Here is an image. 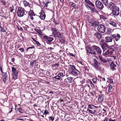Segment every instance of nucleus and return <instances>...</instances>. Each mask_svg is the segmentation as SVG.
<instances>
[{"label": "nucleus", "mask_w": 121, "mask_h": 121, "mask_svg": "<svg viewBox=\"0 0 121 121\" xmlns=\"http://www.w3.org/2000/svg\"><path fill=\"white\" fill-rule=\"evenodd\" d=\"M88 106L87 111L89 112V113L92 114H94L96 112V110L95 109L93 110L95 108V107L97 108H98L97 106H95L93 105L90 104L88 105Z\"/></svg>", "instance_id": "f257e3e1"}, {"label": "nucleus", "mask_w": 121, "mask_h": 121, "mask_svg": "<svg viewBox=\"0 0 121 121\" xmlns=\"http://www.w3.org/2000/svg\"><path fill=\"white\" fill-rule=\"evenodd\" d=\"M52 35L53 37H60L61 34L60 32L56 28H52Z\"/></svg>", "instance_id": "f03ea898"}, {"label": "nucleus", "mask_w": 121, "mask_h": 121, "mask_svg": "<svg viewBox=\"0 0 121 121\" xmlns=\"http://www.w3.org/2000/svg\"><path fill=\"white\" fill-rule=\"evenodd\" d=\"M99 44L101 46L104 52L108 48V45L105 42L104 40H101L99 42Z\"/></svg>", "instance_id": "7ed1b4c3"}, {"label": "nucleus", "mask_w": 121, "mask_h": 121, "mask_svg": "<svg viewBox=\"0 0 121 121\" xmlns=\"http://www.w3.org/2000/svg\"><path fill=\"white\" fill-rule=\"evenodd\" d=\"M97 29L99 32L102 33H104L106 30L105 26L102 24L99 25Z\"/></svg>", "instance_id": "20e7f679"}, {"label": "nucleus", "mask_w": 121, "mask_h": 121, "mask_svg": "<svg viewBox=\"0 0 121 121\" xmlns=\"http://www.w3.org/2000/svg\"><path fill=\"white\" fill-rule=\"evenodd\" d=\"M17 14L18 17L23 16L25 14L24 9L21 7L18 8L17 10Z\"/></svg>", "instance_id": "39448f33"}, {"label": "nucleus", "mask_w": 121, "mask_h": 121, "mask_svg": "<svg viewBox=\"0 0 121 121\" xmlns=\"http://www.w3.org/2000/svg\"><path fill=\"white\" fill-rule=\"evenodd\" d=\"M95 4L96 7L100 9H102L104 7L102 2L99 0H97L95 1Z\"/></svg>", "instance_id": "423d86ee"}, {"label": "nucleus", "mask_w": 121, "mask_h": 121, "mask_svg": "<svg viewBox=\"0 0 121 121\" xmlns=\"http://www.w3.org/2000/svg\"><path fill=\"white\" fill-rule=\"evenodd\" d=\"M119 9L118 7L117 6L113 9L112 10V14L115 16H118L119 14Z\"/></svg>", "instance_id": "0eeeda50"}, {"label": "nucleus", "mask_w": 121, "mask_h": 121, "mask_svg": "<svg viewBox=\"0 0 121 121\" xmlns=\"http://www.w3.org/2000/svg\"><path fill=\"white\" fill-rule=\"evenodd\" d=\"M43 38L46 40L47 43L48 44H49L53 40V38L45 35L43 36Z\"/></svg>", "instance_id": "6e6552de"}, {"label": "nucleus", "mask_w": 121, "mask_h": 121, "mask_svg": "<svg viewBox=\"0 0 121 121\" xmlns=\"http://www.w3.org/2000/svg\"><path fill=\"white\" fill-rule=\"evenodd\" d=\"M93 64L95 68L97 70H99L100 69V64L98 63L95 59H94Z\"/></svg>", "instance_id": "1a4fd4ad"}, {"label": "nucleus", "mask_w": 121, "mask_h": 121, "mask_svg": "<svg viewBox=\"0 0 121 121\" xmlns=\"http://www.w3.org/2000/svg\"><path fill=\"white\" fill-rule=\"evenodd\" d=\"M92 47L95 50H96L97 52L99 55L101 54L102 53V50L98 46H96L95 45H93Z\"/></svg>", "instance_id": "9d476101"}, {"label": "nucleus", "mask_w": 121, "mask_h": 121, "mask_svg": "<svg viewBox=\"0 0 121 121\" xmlns=\"http://www.w3.org/2000/svg\"><path fill=\"white\" fill-rule=\"evenodd\" d=\"M112 38L114 39L116 41H118L120 39L121 36L118 33L113 34L112 35Z\"/></svg>", "instance_id": "9b49d317"}, {"label": "nucleus", "mask_w": 121, "mask_h": 121, "mask_svg": "<svg viewBox=\"0 0 121 121\" xmlns=\"http://www.w3.org/2000/svg\"><path fill=\"white\" fill-rule=\"evenodd\" d=\"M40 15L39 16V17L42 19L44 20L45 19L46 17V15L44 12L41 10V12L39 13Z\"/></svg>", "instance_id": "f8f14e48"}, {"label": "nucleus", "mask_w": 121, "mask_h": 121, "mask_svg": "<svg viewBox=\"0 0 121 121\" xmlns=\"http://www.w3.org/2000/svg\"><path fill=\"white\" fill-rule=\"evenodd\" d=\"M107 6H108L110 9H112L117 7L115 4L111 2H110L109 4L108 3Z\"/></svg>", "instance_id": "ddd939ff"}, {"label": "nucleus", "mask_w": 121, "mask_h": 121, "mask_svg": "<svg viewBox=\"0 0 121 121\" xmlns=\"http://www.w3.org/2000/svg\"><path fill=\"white\" fill-rule=\"evenodd\" d=\"M73 79V78L72 77H69L65 80L64 82L68 83L71 82Z\"/></svg>", "instance_id": "4468645a"}, {"label": "nucleus", "mask_w": 121, "mask_h": 121, "mask_svg": "<svg viewBox=\"0 0 121 121\" xmlns=\"http://www.w3.org/2000/svg\"><path fill=\"white\" fill-rule=\"evenodd\" d=\"M29 14L30 17L31 19L32 20H33L34 19L33 17L35 16V14L33 12V10H30L29 12Z\"/></svg>", "instance_id": "2eb2a0df"}, {"label": "nucleus", "mask_w": 121, "mask_h": 121, "mask_svg": "<svg viewBox=\"0 0 121 121\" xmlns=\"http://www.w3.org/2000/svg\"><path fill=\"white\" fill-rule=\"evenodd\" d=\"M18 74V71L12 72V79H15L17 77Z\"/></svg>", "instance_id": "dca6fc26"}, {"label": "nucleus", "mask_w": 121, "mask_h": 121, "mask_svg": "<svg viewBox=\"0 0 121 121\" xmlns=\"http://www.w3.org/2000/svg\"><path fill=\"white\" fill-rule=\"evenodd\" d=\"M105 42H112V38L110 36H107L105 37Z\"/></svg>", "instance_id": "f3484780"}, {"label": "nucleus", "mask_w": 121, "mask_h": 121, "mask_svg": "<svg viewBox=\"0 0 121 121\" xmlns=\"http://www.w3.org/2000/svg\"><path fill=\"white\" fill-rule=\"evenodd\" d=\"M94 35L98 40L101 37V36L100 34L98 32L95 33L94 34Z\"/></svg>", "instance_id": "a211bd4d"}, {"label": "nucleus", "mask_w": 121, "mask_h": 121, "mask_svg": "<svg viewBox=\"0 0 121 121\" xmlns=\"http://www.w3.org/2000/svg\"><path fill=\"white\" fill-rule=\"evenodd\" d=\"M98 100L100 102H102L104 100V96L102 94H100L99 95Z\"/></svg>", "instance_id": "6ab92c4d"}, {"label": "nucleus", "mask_w": 121, "mask_h": 121, "mask_svg": "<svg viewBox=\"0 0 121 121\" xmlns=\"http://www.w3.org/2000/svg\"><path fill=\"white\" fill-rule=\"evenodd\" d=\"M99 59L102 62L104 63H106L107 62V60L106 59L104 58L102 56H99Z\"/></svg>", "instance_id": "aec40b11"}, {"label": "nucleus", "mask_w": 121, "mask_h": 121, "mask_svg": "<svg viewBox=\"0 0 121 121\" xmlns=\"http://www.w3.org/2000/svg\"><path fill=\"white\" fill-rule=\"evenodd\" d=\"M69 6L72 7L75 9L77 8V7L76 4L74 2H71L69 4Z\"/></svg>", "instance_id": "412c9836"}, {"label": "nucleus", "mask_w": 121, "mask_h": 121, "mask_svg": "<svg viewBox=\"0 0 121 121\" xmlns=\"http://www.w3.org/2000/svg\"><path fill=\"white\" fill-rule=\"evenodd\" d=\"M110 66L111 69L113 70H115L116 69L115 67H117V65L112 61L110 64Z\"/></svg>", "instance_id": "4be33fe9"}, {"label": "nucleus", "mask_w": 121, "mask_h": 121, "mask_svg": "<svg viewBox=\"0 0 121 121\" xmlns=\"http://www.w3.org/2000/svg\"><path fill=\"white\" fill-rule=\"evenodd\" d=\"M108 24L111 25L113 27H116L117 24L116 23L114 22L111 21L109 22Z\"/></svg>", "instance_id": "5701e85b"}, {"label": "nucleus", "mask_w": 121, "mask_h": 121, "mask_svg": "<svg viewBox=\"0 0 121 121\" xmlns=\"http://www.w3.org/2000/svg\"><path fill=\"white\" fill-rule=\"evenodd\" d=\"M75 70V69L71 71V72L72 74L74 76H77L78 75V74Z\"/></svg>", "instance_id": "b1692460"}, {"label": "nucleus", "mask_w": 121, "mask_h": 121, "mask_svg": "<svg viewBox=\"0 0 121 121\" xmlns=\"http://www.w3.org/2000/svg\"><path fill=\"white\" fill-rule=\"evenodd\" d=\"M23 3L25 7H30V4L26 0H24L23 1Z\"/></svg>", "instance_id": "393cba45"}, {"label": "nucleus", "mask_w": 121, "mask_h": 121, "mask_svg": "<svg viewBox=\"0 0 121 121\" xmlns=\"http://www.w3.org/2000/svg\"><path fill=\"white\" fill-rule=\"evenodd\" d=\"M69 66V67L71 71L75 69L76 71H77L78 72H79V71L76 69V67L74 65H70Z\"/></svg>", "instance_id": "a878e982"}, {"label": "nucleus", "mask_w": 121, "mask_h": 121, "mask_svg": "<svg viewBox=\"0 0 121 121\" xmlns=\"http://www.w3.org/2000/svg\"><path fill=\"white\" fill-rule=\"evenodd\" d=\"M109 50L108 49L105 52V51L104 52L103 51V53L102 55L104 56H109Z\"/></svg>", "instance_id": "bb28decb"}, {"label": "nucleus", "mask_w": 121, "mask_h": 121, "mask_svg": "<svg viewBox=\"0 0 121 121\" xmlns=\"http://www.w3.org/2000/svg\"><path fill=\"white\" fill-rule=\"evenodd\" d=\"M112 29H111L109 28L106 30L105 33L107 34H109L112 33Z\"/></svg>", "instance_id": "cd10ccee"}, {"label": "nucleus", "mask_w": 121, "mask_h": 121, "mask_svg": "<svg viewBox=\"0 0 121 121\" xmlns=\"http://www.w3.org/2000/svg\"><path fill=\"white\" fill-rule=\"evenodd\" d=\"M84 1L87 4L91 5L92 6L94 7L95 6L94 4H93L89 0H84Z\"/></svg>", "instance_id": "c85d7f7f"}, {"label": "nucleus", "mask_w": 121, "mask_h": 121, "mask_svg": "<svg viewBox=\"0 0 121 121\" xmlns=\"http://www.w3.org/2000/svg\"><path fill=\"white\" fill-rule=\"evenodd\" d=\"M109 54H110L111 55H113L114 54V50L113 48H109Z\"/></svg>", "instance_id": "c756f323"}, {"label": "nucleus", "mask_w": 121, "mask_h": 121, "mask_svg": "<svg viewBox=\"0 0 121 121\" xmlns=\"http://www.w3.org/2000/svg\"><path fill=\"white\" fill-rule=\"evenodd\" d=\"M102 1L104 5L107 6L108 4V0H101Z\"/></svg>", "instance_id": "7c9ffc66"}, {"label": "nucleus", "mask_w": 121, "mask_h": 121, "mask_svg": "<svg viewBox=\"0 0 121 121\" xmlns=\"http://www.w3.org/2000/svg\"><path fill=\"white\" fill-rule=\"evenodd\" d=\"M91 48H90L88 46H87L86 47V50L87 51V53H89L90 51L91 50Z\"/></svg>", "instance_id": "2f4dec72"}, {"label": "nucleus", "mask_w": 121, "mask_h": 121, "mask_svg": "<svg viewBox=\"0 0 121 121\" xmlns=\"http://www.w3.org/2000/svg\"><path fill=\"white\" fill-rule=\"evenodd\" d=\"M37 32L41 36H42L44 35V34H43L42 32L40 30H38Z\"/></svg>", "instance_id": "473e14b6"}, {"label": "nucleus", "mask_w": 121, "mask_h": 121, "mask_svg": "<svg viewBox=\"0 0 121 121\" xmlns=\"http://www.w3.org/2000/svg\"><path fill=\"white\" fill-rule=\"evenodd\" d=\"M35 48V46H32L29 47L28 48L26 49V51H31V49L32 48Z\"/></svg>", "instance_id": "72a5a7b5"}, {"label": "nucleus", "mask_w": 121, "mask_h": 121, "mask_svg": "<svg viewBox=\"0 0 121 121\" xmlns=\"http://www.w3.org/2000/svg\"><path fill=\"white\" fill-rule=\"evenodd\" d=\"M108 82L110 84H113V82L112 79V78H109L108 79Z\"/></svg>", "instance_id": "f704fd0d"}, {"label": "nucleus", "mask_w": 121, "mask_h": 121, "mask_svg": "<svg viewBox=\"0 0 121 121\" xmlns=\"http://www.w3.org/2000/svg\"><path fill=\"white\" fill-rule=\"evenodd\" d=\"M99 22L98 21H95L92 23V25L94 26H96L99 24Z\"/></svg>", "instance_id": "c9c22d12"}, {"label": "nucleus", "mask_w": 121, "mask_h": 121, "mask_svg": "<svg viewBox=\"0 0 121 121\" xmlns=\"http://www.w3.org/2000/svg\"><path fill=\"white\" fill-rule=\"evenodd\" d=\"M89 53L91 54L95 55L96 54V52L94 51L93 50L91 49Z\"/></svg>", "instance_id": "e433bc0d"}, {"label": "nucleus", "mask_w": 121, "mask_h": 121, "mask_svg": "<svg viewBox=\"0 0 121 121\" xmlns=\"http://www.w3.org/2000/svg\"><path fill=\"white\" fill-rule=\"evenodd\" d=\"M100 19H102L104 20H105L107 19L106 17H105L102 15H100Z\"/></svg>", "instance_id": "4c0bfd02"}, {"label": "nucleus", "mask_w": 121, "mask_h": 121, "mask_svg": "<svg viewBox=\"0 0 121 121\" xmlns=\"http://www.w3.org/2000/svg\"><path fill=\"white\" fill-rule=\"evenodd\" d=\"M108 92L109 93L111 92V91H110L112 89V86L110 84H109L108 86Z\"/></svg>", "instance_id": "58836bf2"}, {"label": "nucleus", "mask_w": 121, "mask_h": 121, "mask_svg": "<svg viewBox=\"0 0 121 121\" xmlns=\"http://www.w3.org/2000/svg\"><path fill=\"white\" fill-rule=\"evenodd\" d=\"M18 111L20 113H23V111L22 108L21 107H20L18 109Z\"/></svg>", "instance_id": "ea45409f"}, {"label": "nucleus", "mask_w": 121, "mask_h": 121, "mask_svg": "<svg viewBox=\"0 0 121 121\" xmlns=\"http://www.w3.org/2000/svg\"><path fill=\"white\" fill-rule=\"evenodd\" d=\"M36 62V61L35 60H31L30 61V65L31 66H32V67H33L34 64Z\"/></svg>", "instance_id": "a19ab883"}, {"label": "nucleus", "mask_w": 121, "mask_h": 121, "mask_svg": "<svg viewBox=\"0 0 121 121\" xmlns=\"http://www.w3.org/2000/svg\"><path fill=\"white\" fill-rule=\"evenodd\" d=\"M12 72H16L18 71L17 70V69L15 68L14 67H12Z\"/></svg>", "instance_id": "79ce46f5"}, {"label": "nucleus", "mask_w": 121, "mask_h": 121, "mask_svg": "<svg viewBox=\"0 0 121 121\" xmlns=\"http://www.w3.org/2000/svg\"><path fill=\"white\" fill-rule=\"evenodd\" d=\"M5 76H4L3 77V80L4 82H6V80L7 77V76H6L5 74Z\"/></svg>", "instance_id": "37998d69"}, {"label": "nucleus", "mask_w": 121, "mask_h": 121, "mask_svg": "<svg viewBox=\"0 0 121 121\" xmlns=\"http://www.w3.org/2000/svg\"><path fill=\"white\" fill-rule=\"evenodd\" d=\"M59 65V63H57V64H54L52 65V67L54 68L55 67H56L57 66H58Z\"/></svg>", "instance_id": "c03bdc74"}, {"label": "nucleus", "mask_w": 121, "mask_h": 121, "mask_svg": "<svg viewBox=\"0 0 121 121\" xmlns=\"http://www.w3.org/2000/svg\"><path fill=\"white\" fill-rule=\"evenodd\" d=\"M90 9H91V11L92 12H95V11L96 9L95 8H91Z\"/></svg>", "instance_id": "a18cd8bd"}, {"label": "nucleus", "mask_w": 121, "mask_h": 121, "mask_svg": "<svg viewBox=\"0 0 121 121\" xmlns=\"http://www.w3.org/2000/svg\"><path fill=\"white\" fill-rule=\"evenodd\" d=\"M0 31L1 32H5V30L1 26H0Z\"/></svg>", "instance_id": "49530a36"}, {"label": "nucleus", "mask_w": 121, "mask_h": 121, "mask_svg": "<svg viewBox=\"0 0 121 121\" xmlns=\"http://www.w3.org/2000/svg\"><path fill=\"white\" fill-rule=\"evenodd\" d=\"M89 82L90 83L91 85V87H93V86H94V84H93L92 83V81L90 80H89Z\"/></svg>", "instance_id": "de8ad7c7"}, {"label": "nucleus", "mask_w": 121, "mask_h": 121, "mask_svg": "<svg viewBox=\"0 0 121 121\" xmlns=\"http://www.w3.org/2000/svg\"><path fill=\"white\" fill-rule=\"evenodd\" d=\"M56 78L57 79V80H60V78L59 77L58 75L56 76L55 77L53 78V79Z\"/></svg>", "instance_id": "09e8293b"}, {"label": "nucleus", "mask_w": 121, "mask_h": 121, "mask_svg": "<svg viewBox=\"0 0 121 121\" xmlns=\"http://www.w3.org/2000/svg\"><path fill=\"white\" fill-rule=\"evenodd\" d=\"M49 113V112L48 110H45V111H44V113L43 114V115L47 114Z\"/></svg>", "instance_id": "8fccbe9b"}, {"label": "nucleus", "mask_w": 121, "mask_h": 121, "mask_svg": "<svg viewBox=\"0 0 121 121\" xmlns=\"http://www.w3.org/2000/svg\"><path fill=\"white\" fill-rule=\"evenodd\" d=\"M19 50L22 52H23L24 51V50L23 48H19Z\"/></svg>", "instance_id": "3c124183"}, {"label": "nucleus", "mask_w": 121, "mask_h": 121, "mask_svg": "<svg viewBox=\"0 0 121 121\" xmlns=\"http://www.w3.org/2000/svg\"><path fill=\"white\" fill-rule=\"evenodd\" d=\"M63 75V73H60L58 74V76L60 78V76H62Z\"/></svg>", "instance_id": "603ef678"}, {"label": "nucleus", "mask_w": 121, "mask_h": 121, "mask_svg": "<svg viewBox=\"0 0 121 121\" xmlns=\"http://www.w3.org/2000/svg\"><path fill=\"white\" fill-rule=\"evenodd\" d=\"M97 80L96 78H93L92 79V81L93 82L95 83H96Z\"/></svg>", "instance_id": "864d4df0"}, {"label": "nucleus", "mask_w": 121, "mask_h": 121, "mask_svg": "<svg viewBox=\"0 0 121 121\" xmlns=\"http://www.w3.org/2000/svg\"><path fill=\"white\" fill-rule=\"evenodd\" d=\"M10 12H12L13 11L14 9H13V6L12 7H11L10 8Z\"/></svg>", "instance_id": "5fc2aeb1"}, {"label": "nucleus", "mask_w": 121, "mask_h": 121, "mask_svg": "<svg viewBox=\"0 0 121 121\" xmlns=\"http://www.w3.org/2000/svg\"><path fill=\"white\" fill-rule=\"evenodd\" d=\"M85 86L86 87H88L89 88V89L90 90V86L88 84H86L85 85Z\"/></svg>", "instance_id": "6e6d98bb"}, {"label": "nucleus", "mask_w": 121, "mask_h": 121, "mask_svg": "<svg viewBox=\"0 0 121 121\" xmlns=\"http://www.w3.org/2000/svg\"><path fill=\"white\" fill-rule=\"evenodd\" d=\"M69 54L70 56H75L74 55V54H72V53H69Z\"/></svg>", "instance_id": "4d7b16f0"}, {"label": "nucleus", "mask_w": 121, "mask_h": 121, "mask_svg": "<svg viewBox=\"0 0 121 121\" xmlns=\"http://www.w3.org/2000/svg\"><path fill=\"white\" fill-rule=\"evenodd\" d=\"M77 62L80 64L81 65H83L82 62L80 60H78Z\"/></svg>", "instance_id": "13d9d810"}, {"label": "nucleus", "mask_w": 121, "mask_h": 121, "mask_svg": "<svg viewBox=\"0 0 121 121\" xmlns=\"http://www.w3.org/2000/svg\"><path fill=\"white\" fill-rule=\"evenodd\" d=\"M86 6L88 9H90L91 8V7L87 5H86Z\"/></svg>", "instance_id": "bf43d9fd"}, {"label": "nucleus", "mask_w": 121, "mask_h": 121, "mask_svg": "<svg viewBox=\"0 0 121 121\" xmlns=\"http://www.w3.org/2000/svg\"><path fill=\"white\" fill-rule=\"evenodd\" d=\"M50 119L52 121H53L54 119V117H50Z\"/></svg>", "instance_id": "052dcab7"}, {"label": "nucleus", "mask_w": 121, "mask_h": 121, "mask_svg": "<svg viewBox=\"0 0 121 121\" xmlns=\"http://www.w3.org/2000/svg\"><path fill=\"white\" fill-rule=\"evenodd\" d=\"M108 121H115V119H114V120H112V119L111 118H110L109 119H108Z\"/></svg>", "instance_id": "680f3d73"}, {"label": "nucleus", "mask_w": 121, "mask_h": 121, "mask_svg": "<svg viewBox=\"0 0 121 121\" xmlns=\"http://www.w3.org/2000/svg\"><path fill=\"white\" fill-rule=\"evenodd\" d=\"M15 60V59L14 58H13L11 60V61L12 62H13Z\"/></svg>", "instance_id": "e2e57ef3"}, {"label": "nucleus", "mask_w": 121, "mask_h": 121, "mask_svg": "<svg viewBox=\"0 0 121 121\" xmlns=\"http://www.w3.org/2000/svg\"><path fill=\"white\" fill-rule=\"evenodd\" d=\"M36 43L38 46H39V45H40V43L36 41Z\"/></svg>", "instance_id": "0e129e2a"}, {"label": "nucleus", "mask_w": 121, "mask_h": 121, "mask_svg": "<svg viewBox=\"0 0 121 121\" xmlns=\"http://www.w3.org/2000/svg\"><path fill=\"white\" fill-rule=\"evenodd\" d=\"M2 3L4 5H5V4H6L5 2L4 1V0L2 1Z\"/></svg>", "instance_id": "69168bd1"}, {"label": "nucleus", "mask_w": 121, "mask_h": 121, "mask_svg": "<svg viewBox=\"0 0 121 121\" xmlns=\"http://www.w3.org/2000/svg\"><path fill=\"white\" fill-rule=\"evenodd\" d=\"M108 121V119L107 118L105 117V118L104 119V121Z\"/></svg>", "instance_id": "338daca9"}, {"label": "nucleus", "mask_w": 121, "mask_h": 121, "mask_svg": "<svg viewBox=\"0 0 121 121\" xmlns=\"http://www.w3.org/2000/svg\"><path fill=\"white\" fill-rule=\"evenodd\" d=\"M53 22H54V23L55 24H58V23H57L56 22V21L55 20H54L53 21Z\"/></svg>", "instance_id": "774afa93"}]
</instances>
